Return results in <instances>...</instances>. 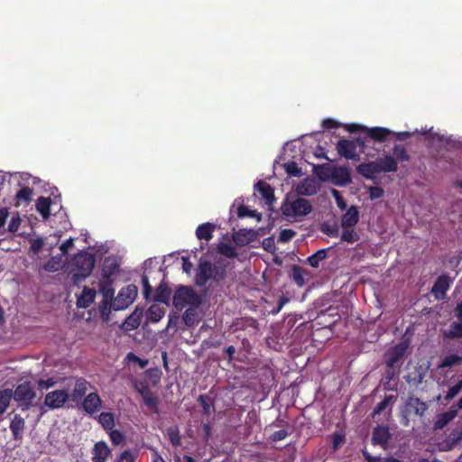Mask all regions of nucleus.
Instances as JSON below:
<instances>
[{
    "label": "nucleus",
    "instance_id": "b1692460",
    "mask_svg": "<svg viewBox=\"0 0 462 462\" xmlns=\"http://www.w3.org/2000/svg\"><path fill=\"white\" fill-rule=\"evenodd\" d=\"M255 189L260 192L266 204L272 205L275 200L274 190L270 184L264 180H259L255 184Z\"/></svg>",
    "mask_w": 462,
    "mask_h": 462
},
{
    "label": "nucleus",
    "instance_id": "393cba45",
    "mask_svg": "<svg viewBox=\"0 0 462 462\" xmlns=\"http://www.w3.org/2000/svg\"><path fill=\"white\" fill-rule=\"evenodd\" d=\"M96 291L88 287H84L80 296L77 300V305L79 308H88L95 300Z\"/></svg>",
    "mask_w": 462,
    "mask_h": 462
},
{
    "label": "nucleus",
    "instance_id": "ddd939ff",
    "mask_svg": "<svg viewBox=\"0 0 462 462\" xmlns=\"http://www.w3.org/2000/svg\"><path fill=\"white\" fill-rule=\"evenodd\" d=\"M391 433L387 426H376L372 433V444L385 448L391 439Z\"/></svg>",
    "mask_w": 462,
    "mask_h": 462
},
{
    "label": "nucleus",
    "instance_id": "f03ea898",
    "mask_svg": "<svg viewBox=\"0 0 462 462\" xmlns=\"http://www.w3.org/2000/svg\"><path fill=\"white\" fill-rule=\"evenodd\" d=\"M397 170V161L390 154L377 158L374 162L360 163L356 167V171L367 180H374L381 172H395Z\"/></svg>",
    "mask_w": 462,
    "mask_h": 462
},
{
    "label": "nucleus",
    "instance_id": "72a5a7b5",
    "mask_svg": "<svg viewBox=\"0 0 462 462\" xmlns=\"http://www.w3.org/2000/svg\"><path fill=\"white\" fill-rule=\"evenodd\" d=\"M33 190L30 187H23L20 189L16 195H15V200L16 206H20L22 203L28 204L32 200Z\"/></svg>",
    "mask_w": 462,
    "mask_h": 462
},
{
    "label": "nucleus",
    "instance_id": "cd10ccee",
    "mask_svg": "<svg viewBox=\"0 0 462 462\" xmlns=\"http://www.w3.org/2000/svg\"><path fill=\"white\" fill-rule=\"evenodd\" d=\"M215 225L209 222L199 225L196 229V236L199 240L209 241L213 237Z\"/></svg>",
    "mask_w": 462,
    "mask_h": 462
},
{
    "label": "nucleus",
    "instance_id": "f3484780",
    "mask_svg": "<svg viewBox=\"0 0 462 462\" xmlns=\"http://www.w3.org/2000/svg\"><path fill=\"white\" fill-rule=\"evenodd\" d=\"M363 129L365 132L366 138L379 143L385 142L387 137L393 134L388 128L379 126L372 128L364 127Z\"/></svg>",
    "mask_w": 462,
    "mask_h": 462
},
{
    "label": "nucleus",
    "instance_id": "0eeeda50",
    "mask_svg": "<svg viewBox=\"0 0 462 462\" xmlns=\"http://www.w3.org/2000/svg\"><path fill=\"white\" fill-rule=\"evenodd\" d=\"M36 398V393L31 385L30 382H24L16 386L13 390V398L18 404V407L23 411H28L33 404V400Z\"/></svg>",
    "mask_w": 462,
    "mask_h": 462
},
{
    "label": "nucleus",
    "instance_id": "20e7f679",
    "mask_svg": "<svg viewBox=\"0 0 462 462\" xmlns=\"http://www.w3.org/2000/svg\"><path fill=\"white\" fill-rule=\"evenodd\" d=\"M428 408V404L420 398L413 395L409 396L400 411L401 424L409 427L411 417L422 418Z\"/></svg>",
    "mask_w": 462,
    "mask_h": 462
},
{
    "label": "nucleus",
    "instance_id": "774afa93",
    "mask_svg": "<svg viewBox=\"0 0 462 462\" xmlns=\"http://www.w3.org/2000/svg\"><path fill=\"white\" fill-rule=\"evenodd\" d=\"M74 246V239L69 237L66 239L60 246V250L63 254H68V251Z\"/></svg>",
    "mask_w": 462,
    "mask_h": 462
},
{
    "label": "nucleus",
    "instance_id": "6e6552de",
    "mask_svg": "<svg viewBox=\"0 0 462 462\" xmlns=\"http://www.w3.org/2000/svg\"><path fill=\"white\" fill-rule=\"evenodd\" d=\"M173 304L180 309L187 305L199 307L201 304V298L192 288L180 285L173 295Z\"/></svg>",
    "mask_w": 462,
    "mask_h": 462
},
{
    "label": "nucleus",
    "instance_id": "a19ab883",
    "mask_svg": "<svg viewBox=\"0 0 462 462\" xmlns=\"http://www.w3.org/2000/svg\"><path fill=\"white\" fill-rule=\"evenodd\" d=\"M462 440V431H453L445 439L447 450L453 449Z\"/></svg>",
    "mask_w": 462,
    "mask_h": 462
},
{
    "label": "nucleus",
    "instance_id": "a878e982",
    "mask_svg": "<svg viewBox=\"0 0 462 462\" xmlns=\"http://www.w3.org/2000/svg\"><path fill=\"white\" fill-rule=\"evenodd\" d=\"M51 199L41 196L35 203L36 210L40 213L43 219H48L51 216Z\"/></svg>",
    "mask_w": 462,
    "mask_h": 462
},
{
    "label": "nucleus",
    "instance_id": "c85d7f7f",
    "mask_svg": "<svg viewBox=\"0 0 462 462\" xmlns=\"http://www.w3.org/2000/svg\"><path fill=\"white\" fill-rule=\"evenodd\" d=\"M296 192L301 196H312L317 193V186L312 180L306 179L297 186Z\"/></svg>",
    "mask_w": 462,
    "mask_h": 462
},
{
    "label": "nucleus",
    "instance_id": "ea45409f",
    "mask_svg": "<svg viewBox=\"0 0 462 462\" xmlns=\"http://www.w3.org/2000/svg\"><path fill=\"white\" fill-rule=\"evenodd\" d=\"M305 273L306 271L303 268L299 265H293L291 277L299 287H302L305 284Z\"/></svg>",
    "mask_w": 462,
    "mask_h": 462
},
{
    "label": "nucleus",
    "instance_id": "7ed1b4c3",
    "mask_svg": "<svg viewBox=\"0 0 462 462\" xmlns=\"http://www.w3.org/2000/svg\"><path fill=\"white\" fill-rule=\"evenodd\" d=\"M226 276V269L223 266L211 263L209 261H200L195 275L198 286H205L212 279L216 282L223 280Z\"/></svg>",
    "mask_w": 462,
    "mask_h": 462
},
{
    "label": "nucleus",
    "instance_id": "7c9ffc66",
    "mask_svg": "<svg viewBox=\"0 0 462 462\" xmlns=\"http://www.w3.org/2000/svg\"><path fill=\"white\" fill-rule=\"evenodd\" d=\"M443 337L448 339L462 338V321H454L448 330L443 331Z\"/></svg>",
    "mask_w": 462,
    "mask_h": 462
},
{
    "label": "nucleus",
    "instance_id": "4468645a",
    "mask_svg": "<svg viewBox=\"0 0 462 462\" xmlns=\"http://www.w3.org/2000/svg\"><path fill=\"white\" fill-rule=\"evenodd\" d=\"M329 178H331L334 184L337 186H346L351 182L349 171L346 167H333Z\"/></svg>",
    "mask_w": 462,
    "mask_h": 462
},
{
    "label": "nucleus",
    "instance_id": "2eb2a0df",
    "mask_svg": "<svg viewBox=\"0 0 462 462\" xmlns=\"http://www.w3.org/2000/svg\"><path fill=\"white\" fill-rule=\"evenodd\" d=\"M102 401L97 393H90L85 396L82 408L88 414H93L101 408Z\"/></svg>",
    "mask_w": 462,
    "mask_h": 462
},
{
    "label": "nucleus",
    "instance_id": "c03bdc74",
    "mask_svg": "<svg viewBox=\"0 0 462 462\" xmlns=\"http://www.w3.org/2000/svg\"><path fill=\"white\" fill-rule=\"evenodd\" d=\"M198 402L202 407L203 413L205 415H209L211 413L212 409L214 408L213 401L205 394H200L198 397Z\"/></svg>",
    "mask_w": 462,
    "mask_h": 462
},
{
    "label": "nucleus",
    "instance_id": "37998d69",
    "mask_svg": "<svg viewBox=\"0 0 462 462\" xmlns=\"http://www.w3.org/2000/svg\"><path fill=\"white\" fill-rule=\"evenodd\" d=\"M331 169L332 167L329 164L324 163L314 165L313 171L319 177V180H327L329 178Z\"/></svg>",
    "mask_w": 462,
    "mask_h": 462
},
{
    "label": "nucleus",
    "instance_id": "2f4dec72",
    "mask_svg": "<svg viewBox=\"0 0 462 462\" xmlns=\"http://www.w3.org/2000/svg\"><path fill=\"white\" fill-rule=\"evenodd\" d=\"M164 315L165 309L156 304L152 305L146 312L147 319L153 323L160 321Z\"/></svg>",
    "mask_w": 462,
    "mask_h": 462
},
{
    "label": "nucleus",
    "instance_id": "e433bc0d",
    "mask_svg": "<svg viewBox=\"0 0 462 462\" xmlns=\"http://www.w3.org/2000/svg\"><path fill=\"white\" fill-rule=\"evenodd\" d=\"M462 364V356L457 354H450L446 356L441 362L439 364V368L451 367L455 365H460Z\"/></svg>",
    "mask_w": 462,
    "mask_h": 462
},
{
    "label": "nucleus",
    "instance_id": "69168bd1",
    "mask_svg": "<svg viewBox=\"0 0 462 462\" xmlns=\"http://www.w3.org/2000/svg\"><path fill=\"white\" fill-rule=\"evenodd\" d=\"M345 441V436L342 434L335 433L332 436V447L336 450Z\"/></svg>",
    "mask_w": 462,
    "mask_h": 462
},
{
    "label": "nucleus",
    "instance_id": "a211bd4d",
    "mask_svg": "<svg viewBox=\"0 0 462 462\" xmlns=\"http://www.w3.org/2000/svg\"><path fill=\"white\" fill-rule=\"evenodd\" d=\"M111 450L105 441H98L94 445L92 450V461L93 462H106L107 457L110 456Z\"/></svg>",
    "mask_w": 462,
    "mask_h": 462
},
{
    "label": "nucleus",
    "instance_id": "680f3d73",
    "mask_svg": "<svg viewBox=\"0 0 462 462\" xmlns=\"http://www.w3.org/2000/svg\"><path fill=\"white\" fill-rule=\"evenodd\" d=\"M237 215L239 217H255L256 211L251 210L248 208V207L242 205L237 209Z\"/></svg>",
    "mask_w": 462,
    "mask_h": 462
},
{
    "label": "nucleus",
    "instance_id": "0e129e2a",
    "mask_svg": "<svg viewBox=\"0 0 462 462\" xmlns=\"http://www.w3.org/2000/svg\"><path fill=\"white\" fill-rule=\"evenodd\" d=\"M384 190L380 187H370L369 195L372 199H380L383 196Z\"/></svg>",
    "mask_w": 462,
    "mask_h": 462
},
{
    "label": "nucleus",
    "instance_id": "aec40b11",
    "mask_svg": "<svg viewBox=\"0 0 462 462\" xmlns=\"http://www.w3.org/2000/svg\"><path fill=\"white\" fill-rule=\"evenodd\" d=\"M359 220V212L356 206H351L342 216L341 226L343 229L352 228Z\"/></svg>",
    "mask_w": 462,
    "mask_h": 462
},
{
    "label": "nucleus",
    "instance_id": "f257e3e1",
    "mask_svg": "<svg viewBox=\"0 0 462 462\" xmlns=\"http://www.w3.org/2000/svg\"><path fill=\"white\" fill-rule=\"evenodd\" d=\"M96 264L95 255L86 251H80L72 259L69 276L73 284H79L88 278Z\"/></svg>",
    "mask_w": 462,
    "mask_h": 462
},
{
    "label": "nucleus",
    "instance_id": "f8f14e48",
    "mask_svg": "<svg viewBox=\"0 0 462 462\" xmlns=\"http://www.w3.org/2000/svg\"><path fill=\"white\" fill-rule=\"evenodd\" d=\"M451 283L452 280L448 275L442 274L435 281L430 292L437 300H443Z\"/></svg>",
    "mask_w": 462,
    "mask_h": 462
},
{
    "label": "nucleus",
    "instance_id": "5701e85b",
    "mask_svg": "<svg viewBox=\"0 0 462 462\" xmlns=\"http://www.w3.org/2000/svg\"><path fill=\"white\" fill-rule=\"evenodd\" d=\"M119 271L117 261L111 257H106L104 261L101 276L103 279L112 280V276Z\"/></svg>",
    "mask_w": 462,
    "mask_h": 462
},
{
    "label": "nucleus",
    "instance_id": "dca6fc26",
    "mask_svg": "<svg viewBox=\"0 0 462 462\" xmlns=\"http://www.w3.org/2000/svg\"><path fill=\"white\" fill-rule=\"evenodd\" d=\"M407 346L403 343L397 344L388 353L386 361L387 366L393 367L399 361H401L407 351Z\"/></svg>",
    "mask_w": 462,
    "mask_h": 462
},
{
    "label": "nucleus",
    "instance_id": "a18cd8bd",
    "mask_svg": "<svg viewBox=\"0 0 462 462\" xmlns=\"http://www.w3.org/2000/svg\"><path fill=\"white\" fill-rule=\"evenodd\" d=\"M462 391V379L459 380L456 384L450 386L443 396L445 402H449Z\"/></svg>",
    "mask_w": 462,
    "mask_h": 462
},
{
    "label": "nucleus",
    "instance_id": "c756f323",
    "mask_svg": "<svg viewBox=\"0 0 462 462\" xmlns=\"http://www.w3.org/2000/svg\"><path fill=\"white\" fill-rule=\"evenodd\" d=\"M143 310H139L138 308H136L134 311L129 317H127V319L125 321L126 328L129 330L136 329L141 324Z\"/></svg>",
    "mask_w": 462,
    "mask_h": 462
},
{
    "label": "nucleus",
    "instance_id": "09e8293b",
    "mask_svg": "<svg viewBox=\"0 0 462 462\" xmlns=\"http://www.w3.org/2000/svg\"><path fill=\"white\" fill-rule=\"evenodd\" d=\"M167 436L173 447L180 445V430L177 427H171L167 430Z\"/></svg>",
    "mask_w": 462,
    "mask_h": 462
},
{
    "label": "nucleus",
    "instance_id": "423d86ee",
    "mask_svg": "<svg viewBox=\"0 0 462 462\" xmlns=\"http://www.w3.org/2000/svg\"><path fill=\"white\" fill-rule=\"evenodd\" d=\"M282 212L287 217H303L312 210L310 200L303 198H297L291 201H285L282 205Z\"/></svg>",
    "mask_w": 462,
    "mask_h": 462
},
{
    "label": "nucleus",
    "instance_id": "c9c22d12",
    "mask_svg": "<svg viewBox=\"0 0 462 462\" xmlns=\"http://www.w3.org/2000/svg\"><path fill=\"white\" fill-rule=\"evenodd\" d=\"M13 398V389L5 388L0 390V415L4 414Z\"/></svg>",
    "mask_w": 462,
    "mask_h": 462
},
{
    "label": "nucleus",
    "instance_id": "f704fd0d",
    "mask_svg": "<svg viewBox=\"0 0 462 462\" xmlns=\"http://www.w3.org/2000/svg\"><path fill=\"white\" fill-rule=\"evenodd\" d=\"M397 400V395H385L383 400H382L377 405L374 407L372 416L375 418L377 415L381 414L383 411H384L387 407L393 404Z\"/></svg>",
    "mask_w": 462,
    "mask_h": 462
},
{
    "label": "nucleus",
    "instance_id": "338daca9",
    "mask_svg": "<svg viewBox=\"0 0 462 462\" xmlns=\"http://www.w3.org/2000/svg\"><path fill=\"white\" fill-rule=\"evenodd\" d=\"M20 224H21V219H20L19 216L13 217L8 225V231L11 233L16 232L20 226Z\"/></svg>",
    "mask_w": 462,
    "mask_h": 462
},
{
    "label": "nucleus",
    "instance_id": "de8ad7c7",
    "mask_svg": "<svg viewBox=\"0 0 462 462\" xmlns=\"http://www.w3.org/2000/svg\"><path fill=\"white\" fill-rule=\"evenodd\" d=\"M359 239V235L354 229L346 228L341 234V240L344 242L352 244L357 242Z\"/></svg>",
    "mask_w": 462,
    "mask_h": 462
},
{
    "label": "nucleus",
    "instance_id": "49530a36",
    "mask_svg": "<svg viewBox=\"0 0 462 462\" xmlns=\"http://www.w3.org/2000/svg\"><path fill=\"white\" fill-rule=\"evenodd\" d=\"M218 252L227 258L233 259L237 257V253L235 247H233L230 244L221 243L218 245Z\"/></svg>",
    "mask_w": 462,
    "mask_h": 462
},
{
    "label": "nucleus",
    "instance_id": "9d476101",
    "mask_svg": "<svg viewBox=\"0 0 462 462\" xmlns=\"http://www.w3.org/2000/svg\"><path fill=\"white\" fill-rule=\"evenodd\" d=\"M137 296V287L128 285L119 291L117 297L114 300L113 310H121L126 309L134 302Z\"/></svg>",
    "mask_w": 462,
    "mask_h": 462
},
{
    "label": "nucleus",
    "instance_id": "4c0bfd02",
    "mask_svg": "<svg viewBox=\"0 0 462 462\" xmlns=\"http://www.w3.org/2000/svg\"><path fill=\"white\" fill-rule=\"evenodd\" d=\"M328 249L318 250L315 254L310 255L307 259V263L313 268H318L321 261L328 257Z\"/></svg>",
    "mask_w": 462,
    "mask_h": 462
},
{
    "label": "nucleus",
    "instance_id": "3c124183",
    "mask_svg": "<svg viewBox=\"0 0 462 462\" xmlns=\"http://www.w3.org/2000/svg\"><path fill=\"white\" fill-rule=\"evenodd\" d=\"M113 302L114 300L103 298L99 305V311L103 318H105L106 316L107 317L108 314L110 313V310L113 309Z\"/></svg>",
    "mask_w": 462,
    "mask_h": 462
},
{
    "label": "nucleus",
    "instance_id": "8fccbe9b",
    "mask_svg": "<svg viewBox=\"0 0 462 462\" xmlns=\"http://www.w3.org/2000/svg\"><path fill=\"white\" fill-rule=\"evenodd\" d=\"M182 319L187 327H192L196 321V311L193 309H188L183 313Z\"/></svg>",
    "mask_w": 462,
    "mask_h": 462
},
{
    "label": "nucleus",
    "instance_id": "9b49d317",
    "mask_svg": "<svg viewBox=\"0 0 462 462\" xmlns=\"http://www.w3.org/2000/svg\"><path fill=\"white\" fill-rule=\"evenodd\" d=\"M69 398L65 390H55L48 393L44 398V404L50 409H60L64 406Z\"/></svg>",
    "mask_w": 462,
    "mask_h": 462
},
{
    "label": "nucleus",
    "instance_id": "473e14b6",
    "mask_svg": "<svg viewBox=\"0 0 462 462\" xmlns=\"http://www.w3.org/2000/svg\"><path fill=\"white\" fill-rule=\"evenodd\" d=\"M99 291L102 293L105 299H114L115 290L113 288V281L108 279H103L99 282Z\"/></svg>",
    "mask_w": 462,
    "mask_h": 462
},
{
    "label": "nucleus",
    "instance_id": "864d4df0",
    "mask_svg": "<svg viewBox=\"0 0 462 462\" xmlns=\"http://www.w3.org/2000/svg\"><path fill=\"white\" fill-rule=\"evenodd\" d=\"M109 430H110L109 438H110L111 442L114 445H120L121 443L124 442L125 436L120 430H114V429Z\"/></svg>",
    "mask_w": 462,
    "mask_h": 462
},
{
    "label": "nucleus",
    "instance_id": "58836bf2",
    "mask_svg": "<svg viewBox=\"0 0 462 462\" xmlns=\"http://www.w3.org/2000/svg\"><path fill=\"white\" fill-rule=\"evenodd\" d=\"M98 422L102 425V427L106 430H109L114 429L115 423V416L112 412L104 411L101 412L98 416Z\"/></svg>",
    "mask_w": 462,
    "mask_h": 462
},
{
    "label": "nucleus",
    "instance_id": "603ef678",
    "mask_svg": "<svg viewBox=\"0 0 462 462\" xmlns=\"http://www.w3.org/2000/svg\"><path fill=\"white\" fill-rule=\"evenodd\" d=\"M169 298H170L169 291L166 288H162V286H160L157 290L155 296H154V300L162 302V303H167L169 300Z\"/></svg>",
    "mask_w": 462,
    "mask_h": 462
},
{
    "label": "nucleus",
    "instance_id": "bb28decb",
    "mask_svg": "<svg viewBox=\"0 0 462 462\" xmlns=\"http://www.w3.org/2000/svg\"><path fill=\"white\" fill-rule=\"evenodd\" d=\"M254 232L253 230L240 229L236 232L232 238L234 243L238 246H244L253 241Z\"/></svg>",
    "mask_w": 462,
    "mask_h": 462
},
{
    "label": "nucleus",
    "instance_id": "052dcab7",
    "mask_svg": "<svg viewBox=\"0 0 462 462\" xmlns=\"http://www.w3.org/2000/svg\"><path fill=\"white\" fill-rule=\"evenodd\" d=\"M60 266V262L56 261L54 258H51L45 263L43 268L47 272L54 273L59 270Z\"/></svg>",
    "mask_w": 462,
    "mask_h": 462
},
{
    "label": "nucleus",
    "instance_id": "79ce46f5",
    "mask_svg": "<svg viewBox=\"0 0 462 462\" xmlns=\"http://www.w3.org/2000/svg\"><path fill=\"white\" fill-rule=\"evenodd\" d=\"M393 153L397 162H409L411 160L410 154L402 144H395L393 147Z\"/></svg>",
    "mask_w": 462,
    "mask_h": 462
},
{
    "label": "nucleus",
    "instance_id": "4d7b16f0",
    "mask_svg": "<svg viewBox=\"0 0 462 462\" xmlns=\"http://www.w3.org/2000/svg\"><path fill=\"white\" fill-rule=\"evenodd\" d=\"M57 383V381L53 377H50L46 380L41 379L37 382V386L40 391L48 390L53 387Z\"/></svg>",
    "mask_w": 462,
    "mask_h": 462
},
{
    "label": "nucleus",
    "instance_id": "6e6d98bb",
    "mask_svg": "<svg viewBox=\"0 0 462 462\" xmlns=\"http://www.w3.org/2000/svg\"><path fill=\"white\" fill-rule=\"evenodd\" d=\"M285 171L288 174L295 177H300L302 174L301 169L294 162L286 163Z\"/></svg>",
    "mask_w": 462,
    "mask_h": 462
},
{
    "label": "nucleus",
    "instance_id": "bf43d9fd",
    "mask_svg": "<svg viewBox=\"0 0 462 462\" xmlns=\"http://www.w3.org/2000/svg\"><path fill=\"white\" fill-rule=\"evenodd\" d=\"M43 245H44V241L42 238L41 237H38V238H35L33 240L31 241V251L33 253V254H38L43 247Z\"/></svg>",
    "mask_w": 462,
    "mask_h": 462
},
{
    "label": "nucleus",
    "instance_id": "4be33fe9",
    "mask_svg": "<svg viewBox=\"0 0 462 462\" xmlns=\"http://www.w3.org/2000/svg\"><path fill=\"white\" fill-rule=\"evenodd\" d=\"M457 415V409L454 407H450L448 411L439 413L436 417V420L434 422L435 430H441L446 427L452 420L456 418Z\"/></svg>",
    "mask_w": 462,
    "mask_h": 462
},
{
    "label": "nucleus",
    "instance_id": "39448f33",
    "mask_svg": "<svg viewBox=\"0 0 462 462\" xmlns=\"http://www.w3.org/2000/svg\"><path fill=\"white\" fill-rule=\"evenodd\" d=\"M366 147V139L356 138L354 140L341 139L337 143V152L346 159L359 161V152H364Z\"/></svg>",
    "mask_w": 462,
    "mask_h": 462
},
{
    "label": "nucleus",
    "instance_id": "1a4fd4ad",
    "mask_svg": "<svg viewBox=\"0 0 462 462\" xmlns=\"http://www.w3.org/2000/svg\"><path fill=\"white\" fill-rule=\"evenodd\" d=\"M134 389L138 392V393L142 396L144 404L146 407L153 411L154 413H159V398L154 395L152 391L150 389L147 382H135Z\"/></svg>",
    "mask_w": 462,
    "mask_h": 462
},
{
    "label": "nucleus",
    "instance_id": "e2e57ef3",
    "mask_svg": "<svg viewBox=\"0 0 462 462\" xmlns=\"http://www.w3.org/2000/svg\"><path fill=\"white\" fill-rule=\"evenodd\" d=\"M117 462H135V456L131 450H125L119 456Z\"/></svg>",
    "mask_w": 462,
    "mask_h": 462
},
{
    "label": "nucleus",
    "instance_id": "6ab92c4d",
    "mask_svg": "<svg viewBox=\"0 0 462 462\" xmlns=\"http://www.w3.org/2000/svg\"><path fill=\"white\" fill-rule=\"evenodd\" d=\"M10 430L14 440H22L23 432L25 429V420L20 414H14L10 422Z\"/></svg>",
    "mask_w": 462,
    "mask_h": 462
},
{
    "label": "nucleus",
    "instance_id": "5fc2aeb1",
    "mask_svg": "<svg viewBox=\"0 0 462 462\" xmlns=\"http://www.w3.org/2000/svg\"><path fill=\"white\" fill-rule=\"evenodd\" d=\"M296 236V232L292 229H282L278 236L280 243H287Z\"/></svg>",
    "mask_w": 462,
    "mask_h": 462
},
{
    "label": "nucleus",
    "instance_id": "412c9836",
    "mask_svg": "<svg viewBox=\"0 0 462 462\" xmlns=\"http://www.w3.org/2000/svg\"><path fill=\"white\" fill-rule=\"evenodd\" d=\"M90 383L84 378H78L75 382L74 389L70 394V398L73 402H78L86 395Z\"/></svg>",
    "mask_w": 462,
    "mask_h": 462
},
{
    "label": "nucleus",
    "instance_id": "13d9d810",
    "mask_svg": "<svg viewBox=\"0 0 462 462\" xmlns=\"http://www.w3.org/2000/svg\"><path fill=\"white\" fill-rule=\"evenodd\" d=\"M289 435H290V433L286 430H280L273 432L269 437V440L271 442H277V441L286 439Z\"/></svg>",
    "mask_w": 462,
    "mask_h": 462
}]
</instances>
